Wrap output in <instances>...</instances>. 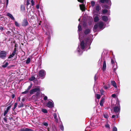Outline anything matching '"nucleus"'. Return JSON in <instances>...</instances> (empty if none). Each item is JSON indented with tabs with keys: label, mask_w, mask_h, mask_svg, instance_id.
<instances>
[{
	"label": "nucleus",
	"mask_w": 131,
	"mask_h": 131,
	"mask_svg": "<svg viewBox=\"0 0 131 131\" xmlns=\"http://www.w3.org/2000/svg\"><path fill=\"white\" fill-rule=\"evenodd\" d=\"M7 52L6 51L1 50L0 51V58L2 60L5 59L7 56Z\"/></svg>",
	"instance_id": "nucleus-1"
},
{
	"label": "nucleus",
	"mask_w": 131,
	"mask_h": 131,
	"mask_svg": "<svg viewBox=\"0 0 131 131\" xmlns=\"http://www.w3.org/2000/svg\"><path fill=\"white\" fill-rule=\"evenodd\" d=\"M46 74V72L45 70L41 69L39 71L38 76L39 77H41V79H43L45 77Z\"/></svg>",
	"instance_id": "nucleus-2"
},
{
	"label": "nucleus",
	"mask_w": 131,
	"mask_h": 131,
	"mask_svg": "<svg viewBox=\"0 0 131 131\" xmlns=\"http://www.w3.org/2000/svg\"><path fill=\"white\" fill-rule=\"evenodd\" d=\"M17 49L16 48H15L14 50L11 54H10L8 57V59H10L13 57L15 54L17 55Z\"/></svg>",
	"instance_id": "nucleus-3"
},
{
	"label": "nucleus",
	"mask_w": 131,
	"mask_h": 131,
	"mask_svg": "<svg viewBox=\"0 0 131 131\" xmlns=\"http://www.w3.org/2000/svg\"><path fill=\"white\" fill-rule=\"evenodd\" d=\"M114 111L116 113H118L120 112V107L119 103H118L117 106H115L114 107Z\"/></svg>",
	"instance_id": "nucleus-4"
},
{
	"label": "nucleus",
	"mask_w": 131,
	"mask_h": 131,
	"mask_svg": "<svg viewBox=\"0 0 131 131\" xmlns=\"http://www.w3.org/2000/svg\"><path fill=\"white\" fill-rule=\"evenodd\" d=\"M99 3H105L108 5H110V3L111 4V1L110 0H99Z\"/></svg>",
	"instance_id": "nucleus-5"
},
{
	"label": "nucleus",
	"mask_w": 131,
	"mask_h": 131,
	"mask_svg": "<svg viewBox=\"0 0 131 131\" xmlns=\"http://www.w3.org/2000/svg\"><path fill=\"white\" fill-rule=\"evenodd\" d=\"M38 91H40L39 88H35L33 89L30 90L29 93L31 94H32L34 92H37Z\"/></svg>",
	"instance_id": "nucleus-6"
},
{
	"label": "nucleus",
	"mask_w": 131,
	"mask_h": 131,
	"mask_svg": "<svg viewBox=\"0 0 131 131\" xmlns=\"http://www.w3.org/2000/svg\"><path fill=\"white\" fill-rule=\"evenodd\" d=\"M28 24V22L27 19H24L23 20L21 25L23 26L26 27L27 26Z\"/></svg>",
	"instance_id": "nucleus-7"
},
{
	"label": "nucleus",
	"mask_w": 131,
	"mask_h": 131,
	"mask_svg": "<svg viewBox=\"0 0 131 131\" xmlns=\"http://www.w3.org/2000/svg\"><path fill=\"white\" fill-rule=\"evenodd\" d=\"M46 106L49 108H52L54 106L53 104L51 101H49L47 104Z\"/></svg>",
	"instance_id": "nucleus-8"
},
{
	"label": "nucleus",
	"mask_w": 131,
	"mask_h": 131,
	"mask_svg": "<svg viewBox=\"0 0 131 131\" xmlns=\"http://www.w3.org/2000/svg\"><path fill=\"white\" fill-rule=\"evenodd\" d=\"M11 107V105H10L9 106H8L7 107V108L6 110H5L4 113V116H5L8 113L9 110V109Z\"/></svg>",
	"instance_id": "nucleus-9"
},
{
	"label": "nucleus",
	"mask_w": 131,
	"mask_h": 131,
	"mask_svg": "<svg viewBox=\"0 0 131 131\" xmlns=\"http://www.w3.org/2000/svg\"><path fill=\"white\" fill-rule=\"evenodd\" d=\"M105 100L104 98L102 97L100 103V104L101 106H103V104Z\"/></svg>",
	"instance_id": "nucleus-10"
},
{
	"label": "nucleus",
	"mask_w": 131,
	"mask_h": 131,
	"mask_svg": "<svg viewBox=\"0 0 131 131\" xmlns=\"http://www.w3.org/2000/svg\"><path fill=\"white\" fill-rule=\"evenodd\" d=\"M80 9L82 11L85 10V5L83 4L80 5Z\"/></svg>",
	"instance_id": "nucleus-11"
},
{
	"label": "nucleus",
	"mask_w": 131,
	"mask_h": 131,
	"mask_svg": "<svg viewBox=\"0 0 131 131\" xmlns=\"http://www.w3.org/2000/svg\"><path fill=\"white\" fill-rule=\"evenodd\" d=\"M80 46L82 50H83L85 48L84 42L83 40L80 43Z\"/></svg>",
	"instance_id": "nucleus-12"
},
{
	"label": "nucleus",
	"mask_w": 131,
	"mask_h": 131,
	"mask_svg": "<svg viewBox=\"0 0 131 131\" xmlns=\"http://www.w3.org/2000/svg\"><path fill=\"white\" fill-rule=\"evenodd\" d=\"M106 62L105 60L103 62V66L102 67V70L103 71H105L106 69Z\"/></svg>",
	"instance_id": "nucleus-13"
},
{
	"label": "nucleus",
	"mask_w": 131,
	"mask_h": 131,
	"mask_svg": "<svg viewBox=\"0 0 131 131\" xmlns=\"http://www.w3.org/2000/svg\"><path fill=\"white\" fill-rule=\"evenodd\" d=\"M102 20L105 21H107L108 20V19L106 15H103L102 17Z\"/></svg>",
	"instance_id": "nucleus-14"
},
{
	"label": "nucleus",
	"mask_w": 131,
	"mask_h": 131,
	"mask_svg": "<svg viewBox=\"0 0 131 131\" xmlns=\"http://www.w3.org/2000/svg\"><path fill=\"white\" fill-rule=\"evenodd\" d=\"M90 33L91 30L89 29H86L84 31V33L85 35H87Z\"/></svg>",
	"instance_id": "nucleus-15"
},
{
	"label": "nucleus",
	"mask_w": 131,
	"mask_h": 131,
	"mask_svg": "<svg viewBox=\"0 0 131 131\" xmlns=\"http://www.w3.org/2000/svg\"><path fill=\"white\" fill-rule=\"evenodd\" d=\"M98 23V26L100 28V29H102L103 26V23L101 21Z\"/></svg>",
	"instance_id": "nucleus-16"
},
{
	"label": "nucleus",
	"mask_w": 131,
	"mask_h": 131,
	"mask_svg": "<svg viewBox=\"0 0 131 131\" xmlns=\"http://www.w3.org/2000/svg\"><path fill=\"white\" fill-rule=\"evenodd\" d=\"M101 8V6L99 5H97L95 7V10L97 12L99 11Z\"/></svg>",
	"instance_id": "nucleus-17"
},
{
	"label": "nucleus",
	"mask_w": 131,
	"mask_h": 131,
	"mask_svg": "<svg viewBox=\"0 0 131 131\" xmlns=\"http://www.w3.org/2000/svg\"><path fill=\"white\" fill-rule=\"evenodd\" d=\"M7 15L8 16H9L10 18L12 19L13 20H15V19L13 16L10 14L9 13H8L7 14Z\"/></svg>",
	"instance_id": "nucleus-18"
},
{
	"label": "nucleus",
	"mask_w": 131,
	"mask_h": 131,
	"mask_svg": "<svg viewBox=\"0 0 131 131\" xmlns=\"http://www.w3.org/2000/svg\"><path fill=\"white\" fill-rule=\"evenodd\" d=\"M99 23H97L94 26L93 28V30L96 31L97 28L98 27Z\"/></svg>",
	"instance_id": "nucleus-19"
},
{
	"label": "nucleus",
	"mask_w": 131,
	"mask_h": 131,
	"mask_svg": "<svg viewBox=\"0 0 131 131\" xmlns=\"http://www.w3.org/2000/svg\"><path fill=\"white\" fill-rule=\"evenodd\" d=\"M94 21L95 22H97L98 21L99 19L98 17L97 16H95L94 18Z\"/></svg>",
	"instance_id": "nucleus-20"
},
{
	"label": "nucleus",
	"mask_w": 131,
	"mask_h": 131,
	"mask_svg": "<svg viewBox=\"0 0 131 131\" xmlns=\"http://www.w3.org/2000/svg\"><path fill=\"white\" fill-rule=\"evenodd\" d=\"M20 9L21 11L24 12L25 10V6L24 5H21L20 6Z\"/></svg>",
	"instance_id": "nucleus-21"
},
{
	"label": "nucleus",
	"mask_w": 131,
	"mask_h": 131,
	"mask_svg": "<svg viewBox=\"0 0 131 131\" xmlns=\"http://www.w3.org/2000/svg\"><path fill=\"white\" fill-rule=\"evenodd\" d=\"M53 115L54 117V118L55 119L56 122L57 123L58 122V120L57 118V114L56 113H54L53 114Z\"/></svg>",
	"instance_id": "nucleus-22"
},
{
	"label": "nucleus",
	"mask_w": 131,
	"mask_h": 131,
	"mask_svg": "<svg viewBox=\"0 0 131 131\" xmlns=\"http://www.w3.org/2000/svg\"><path fill=\"white\" fill-rule=\"evenodd\" d=\"M112 84L115 88L117 87L116 83L114 81H112L111 82Z\"/></svg>",
	"instance_id": "nucleus-23"
},
{
	"label": "nucleus",
	"mask_w": 131,
	"mask_h": 131,
	"mask_svg": "<svg viewBox=\"0 0 131 131\" xmlns=\"http://www.w3.org/2000/svg\"><path fill=\"white\" fill-rule=\"evenodd\" d=\"M28 17L31 19H34V16L33 15H32L30 14V13L28 15Z\"/></svg>",
	"instance_id": "nucleus-24"
},
{
	"label": "nucleus",
	"mask_w": 131,
	"mask_h": 131,
	"mask_svg": "<svg viewBox=\"0 0 131 131\" xmlns=\"http://www.w3.org/2000/svg\"><path fill=\"white\" fill-rule=\"evenodd\" d=\"M36 79V78L34 76H32L29 79V80L30 81H33Z\"/></svg>",
	"instance_id": "nucleus-25"
},
{
	"label": "nucleus",
	"mask_w": 131,
	"mask_h": 131,
	"mask_svg": "<svg viewBox=\"0 0 131 131\" xmlns=\"http://www.w3.org/2000/svg\"><path fill=\"white\" fill-rule=\"evenodd\" d=\"M8 65V62H6L4 65H3L2 67L3 68H5L7 67Z\"/></svg>",
	"instance_id": "nucleus-26"
},
{
	"label": "nucleus",
	"mask_w": 131,
	"mask_h": 131,
	"mask_svg": "<svg viewBox=\"0 0 131 131\" xmlns=\"http://www.w3.org/2000/svg\"><path fill=\"white\" fill-rule=\"evenodd\" d=\"M30 58H28L26 60V63L27 64H28L30 63Z\"/></svg>",
	"instance_id": "nucleus-27"
},
{
	"label": "nucleus",
	"mask_w": 131,
	"mask_h": 131,
	"mask_svg": "<svg viewBox=\"0 0 131 131\" xmlns=\"http://www.w3.org/2000/svg\"><path fill=\"white\" fill-rule=\"evenodd\" d=\"M8 119L10 121H11L13 122L14 121V117H9Z\"/></svg>",
	"instance_id": "nucleus-28"
},
{
	"label": "nucleus",
	"mask_w": 131,
	"mask_h": 131,
	"mask_svg": "<svg viewBox=\"0 0 131 131\" xmlns=\"http://www.w3.org/2000/svg\"><path fill=\"white\" fill-rule=\"evenodd\" d=\"M108 12V10L107 9H104L102 10V13L103 14H105L107 13Z\"/></svg>",
	"instance_id": "nucleus-29"
},
{
	"label": "nucleus",
	"mask_w": 131,
	"mask_h": 131,
	"mask_svg": "<svg viewBox=\"0 0 131 131\" xmlns=\"http://www.w3.org/2000/svg\"><path fill=\"white\" fill-rule=\"evenodd\" d=\"M82 29L81 26L80 25H79L78 26V31L80 32L82 31Z\"/></svg>",
	"instance_id": "nucleus-30"
},
{
	"label": "nucleus",
	"mask_w": 131,
	"mask_h": 131,
	"mask_svg": "<svg viewBox=\"0 0 131 131\" xmlns=\"http://www.w3.org/2000/svg\"><path fill=\"white\" fill-rule=\"evenodd\" d=\"M17 103H15L14 106V107H13V108H12V109L13 110V111L15 109V108H16V107L17 106Z\"/></svg>",
	"instance_id": "nucleus-31"
},
{
	"label": "nucleus",
	"mask_w": 131,
	"mask_h": 131,
	"mask_svg": "<svg viewBox=\"0 0 131 131\" xmlns=\"http://www.w3.org/2000/svg\"><path fill=\"white\" fill-rule=\"evenodd\" d=\"M42 112L45 113H48L47 110L45 109H43L42 110Z\"/></svg>",
	"instance_id": "nucleus-32"
},
{
	"label": "nucleus",
	"mask_w": 131,
	"mask_h": 131,
	"mask_svg": "<svg viewBox=\"0 0 131 131\" xmlns=\"http://www.w3.org/2000/svg\"><path fill=\"white\" fill-rule=\"evenodd\" d=\"M24 130V131H34L33 130L28 128H26Z\"/></svg>",
	"instance_id": "nucleus-33"
},
{
	"label": "nucleus",
	"mask_w": 131,
	"mask_h": 131,
	"mask_svg": "<svg viewBox=\"0 0 131 131\" xmlns=\"http://www.w3.org/2000/svg\"><path fill=\"white\" fill-rule=\"evenodd\" d=\"M60 129L62 131H63L64 130V127L62 124L60 125Z\"/></svg>",
	"instance_id": "nucleus-34"
},
{
	"label": "nucleus",
	"mask_w": 131,
	"mask_h": 131,
	"mask_svg": "<svg viewBox=\"0 0 131 131\" xmlns=\"http://www.w3.org/2000/svg\"><path fill=\"white\" fill-rule=\"evenodd\" d=\"M32 85V83H31L30 84V85L29 86L27 89V90H28V91L31 88Z\"/></svg>",
	"instance_id": "nucleus-35"
},
{
	"label": "nucleus",
	"mask_w": 131,
	"mask_h": 131,
	"mask_svg": "<svg viewBox=\"0 0 131 131\" xmlns=\"http://www.w3.org/2000/svg\"><path fill=\"white\" fill-rule=\"evenodd\" d=\"M95 4V2L94 1H91V4L92 6L93 7Z\"/></svg>",
	"instance_id": "nucleus-36"
},
{
	"label": "nucleus",
	"mask_w": 131,
	"mask_h": 131,
	"mask_svg": "<svg viewBox=\"0 0 131 131\" xmlns=\"http://www.w3.org/2000/svg\"><path fill=\"white\" fill-rule=\"evenodd\" d=\"M101 95L100 94H96V98L98 99H99L101 98Z\"/></svg>",
	"instance_id": "nucleus-37"
},
{
	"label": "nucleus",
	"mask_w": 131,
	"mask_h": 131,
	"mask_svg": "<svg viewBox=\"0 0 131 131\" xmlns=\"http://www.w3.org/2000/svg\"><path fill=\"white\" fill-rule=\"evenodd\" d=\"M23 104L22 103H21L18 106V107L19 108H20L22 107H23Z\"/></svg>",
	"instance_id": "nucleus-38"
},
{
	"label": "nucleus",
	"mask_w": 131,
	"mask_h": 131,
	"mask_svg": "<svg viewBox=\"0 0 131 131\" xmlns=\"http://www.w3.org/2000/svg\"><path fill=\"white\" fill-rule=\"evenodd\" d=\"M4 27L1 26H0V31H3V30H4Z\"/></svg>",
	"instance_id": "nucleus-39"
},
{
	"label": "nucleus",
	"mask_w": 131,
	"mask_h": 131,
	"mask_svg": "<svg viewBox=\"0 0 131 131\" xmlns=\"http://www.w3.org/2000/svg\"><path fill=\"white\" fill-rule=\"evenodd\" d=\"M113 131H117V128L116 127L114 126L113 127Z\"/></svg>",
	"instance_id": "nucleus-40"
},
{
	"label": "nucleus",
	"mask_w": 131,
	"mask_h": 131,
	"mask_svg": "<svg viewBox=\"0 0 131 131\" xmlns=\"http://www.w3.org/2000/svg\"><path fill=\"white\" fill-rule=\"evenodd\" d=\"M15 25L16 26L19 27V24L16 21H15Z\"/></svg>",
	"instance_id": "nucleus-41"
},
{
	"label": "nucleus",
	"mask_w": 131,
	"mask_h": 131,
	"mask_svg": "<svg viewBox=\"0 0 131 131\" xmlns=\"http://www.w3.org/2000/svg\"><path fill=\"white\" fill-rule=\"evenodd\" d=\"M98 79V78L97 77V75L96 74H95L94 77V80L95 81H96V80Z\"/></svg>",
	"instance_id": "nucleus-42"
},
{
	"label": "nucleus",
	"mask_w": 131,
	"mask_h": 131,
	"mask_svg": "<svg viewBox=\"0 0 131 131\" xmlns=\"http://www.w3.org/2000/svg\"><path fill=\"white\" fill-rule=\"evenodd\" d=\"M29 91L28 90H26L25 91L23 92L22 93V94H26L28 93Z\"/></svg>",
	"instance_id": "nucleus-43"
},
{
	"label": "nucleus",
	"mask_w": 131,
	"mask_h": 131,
	"mask_svg": "<svg viewBox=\"0 0 131 131\" xmlns=\"http://www.w3.org/2000/svg\"><path fill=\"white\" fill-rule=\"evenodd\" d=\"M105 126L106 128H108L109 129L110 128V125L108 124L106 125Z\"/></svg>",
	"instance_id": "nucleus-44"
},
{
	"label": "nucleus",
	"mask_w": 131,
	"mask_h": 131,
	"mask_svg": "<svg viewBox=\"0 0 131 131\" xmlns=\"http://www.w3.org/2000/svg\"><path fill=\"white\" fill-rule=\"evenodd\" d=\"M40 91H38L36 93V96H39V95H40Z\"/></svg>",
	"instance_id": "nucleus-45"
},
{
	"label": "nucleus",
	"mask_w": 131,
	"mask_h": 131,
	"mask_svg": "<svg viewBox=\"0 0 131 131\" xmlns=\"http://www.w3.org/2000/svg\"><path fill=\"white\" fill-rule=\"evenodd\" d=\"M43 124L44 125L46 126V127H47L48 125V124L47 122L44 123Z\"/></svg>",
	"instance_id": "nucleus-46"
},
{
	"label": "nucleus",
	"mask_w": 131,
	"mask_h": 131,
	"mask_svg": "<svg viewBox=\"0 0 131 131\" xmlns=\"http://www.w3.org/2000/svg\"><path fill=\"white\" fill-rule=\"evenodd\" d=\"M116 95L115 94H113L111 96L112 97L114 98H115L116 97Z\"/></svg>",
	"instance_id": "nucleus-47"
},
{
	"label": "nucleus",
	"mask_w": 131,
	"mask_h": 131,
	"mask_svg": "<svg viewBox=\"0 0 131 131\" xmlns=\"http://www.w3.org/2000/svg\"><path fill=\"white\" fill-rule=\"evenodd\" d=\"M14 66L13 65H10L9 66H8L7 67V68L8 69H10L12 67H13Z\"/></svg>",
	"instance_id": "nucleus-48"
},
{
	"label": "nucleus",
	"mask_w": 131,
	"mask_h": 131,
	"mask_svg": "<svg viewBox=\"0 0 131 131\" xmlns=\"http://www.w3.org/2000/svg\"><path fill=\"white\" fill-rule=\"evenodd\" d=\"M31 2L32 4V6H34V2L33 0H31Z\"/></svg>",
	"instance_id": "nucleus-49"
},
{
	"label": "nucleus",
	"mask_w": 131,
	"mask_h": 131,
	"mask_svg": "<svg viewBox=\"0 0 131 131\" xmlns=\"http://www.w3.org/2000/svg\"><path fill=\"white\" fill-rule=\"evenodd\" d=\"M4 121L5 122H6L7 123V118H6V117L5 116V117H4Z\"/></svg>",
	"instance_id": "nucleus-50"
},
{
	"label": "nucleus",
	"mask_w": 131,
	"mask_h": 131,
	"mask_svg": "<svg viewBox=\"0 0 131 131\" xmlns=\"http://www.w3.org/2000/svg\"><path fill=\"white\" fill-rule=\"evenodd\" d=\"M111 63L112 64H113L115 63L114 61L112 59H111Z\"/></svg>",
	"instance_id": "nucleus-51"
},
{
	"label": "nucleus",
	"mask_w": 131,
	"mask_h": 131,
	"mask_svg": "<svg viewBox=\"0 0 131 131\" xmlns=\"http://www.w3.org/2000/svg\"><path fill=\"white\" fill-rule=\"evenodd\" d=\"M78 1L80 3H83L84 2V0H78Z\"/></svg>",
	"instance_id": "nucleus-52"
},
{
	"label": "nucleus",
	"mask_w": 131,
	"mask_h": 131,
	"mask_svg": "<svg viewBox=\"0 0 131 131\" xmlns=\"http://www.w3.org/2000/svg\"><path fill=\"white\" fill-rule=\"evenodd\" d=\"M101 94V95H103V94L104 91L103 90H100V91Z\"/></svg>",
	"instance_id": "nucleus-53"
},
{
	"label": "nucleus",
	"mask_w": 131,
	"mask_h": 131,
	"mask_svg": "<svg viewBox=\"0 0 131 131\" xmlns=\"http://www.w3.org/2000/svg\"><path fill=\"white\" fill-rule=\"evenodd\" d=\"M89 40V39L88 38H86L85 39V41L87 43Z\"/></svg>",
	"instance_id": "nucleus-54"
},
{
	"label": "nucleus",
	"mask_w": 131,
	"mask_h": 131,
	"mask_svg": "<svg viewBox=\"0 0 131 131\" xmlns=\"http://www.w3.org/2000/svg\"><path fill=\"white\" fill-rule=\"evenodd\" d=\"M11 33V32L9 31H8L6 32V34L8 35L9 34Z\"/></svg>",
	"instance_id": "nucleus-55"
},
{
	"label": "nucleus",
	"mask_w": 131,
	"mask_h": 131,
	"mask_svg": "<svg viewBox=\"0 0 131 131\" xmlns=\"http://www.w3.org/2000/svg\"><path fill=\"white\" fill-rule=\"evenodd\" d=\"M47 99V97L46 96H44L43 100H46Z\"/></svg>",
	"instance_id": "nucleus-56"
},
{
	"label": "nucleus",
	"mask_w": 131,
	"mask_h": 131,
	"mask_svg": "<svg viewBox=\"0 0 131 131\" xmlns=\"http://www.w3.org/2000/svg\"><path fill=\"white\" fill-rule=\"evenodd\" d=\"M30 3L29 2V0H27V3H26V5L27 6Z\"/></svg>",
	"instance_id": "nucleus-57"
},
{
	"label": "nucleus",
	"mask_w": 131,
	"mask_h": 131,
	"mask_svg": "<svg viewBox=\"0 0 131 131\" xmlns=\"http://www.w3.org/2000/svg\"><path fill=\"white\" fill-rule=\"evenodd\" d=\"M6 7H7L8 4V0H6Z\"/></svg>",
	"instance_id": "nucleus-58"
},
{
	"label": "nucleus",
	"mask_w": 131,
	"mask_h": 131,
	"mask_svg": "<svg viewBox=\"0 0 131 131\" xmlns=\"http://www.w3.org/2000/svg\"><path fill=\"white\" fill-rule=\"evenodd\" d=\"M36 8L37 9H39V5L38 4V5H37L36 6Z\"/></svg>",
	"instance_id": "nucleus-59"
},
{
	"label": "nucleus",
	"mask_w": 131,
	"mask_h": 131,
	"mask_svg": "<svg viewBox=\"0 0 131 131\" xmlns=\"http://www.w3.org/2000/svg\"><path fill=\"white\" fill-rule=\"evenodd\" d=\"M104 117L106 118H107L108 117V116L107 115H104Z\"/></svg>",
	"instance_id": "nucleus-60"
},
{
	"label": "nucleus",
	"mask_w": 131,
	"mask_h": 131,
	"mask_svg": "<svg viewBox=\"0 0 131 131\" xmlns=\"http://www.w3.org/2000/svg\"><path fill=\"white\" fill-rule=\"evenodd\" d=\"M114 66H113V72H115V70H116V68H114Z\"/></svg>",
	"instance_id": "nucleus-61"
},
{
	"label": "nucleus",
	"mask_w": 131,
	"mask_h": 131,
	"mask_svg": "<svg viewBox=\"0 0 131 131\" xmlns=\"http://www.w3.org/2000/svg\"><path fill=\"white\" fill-rule=\"evenodd\" d=\"M15 96V95L14 94H13L12 95V99H14Z\"/></svg>",
	"instance_id": "nucleus-62"
},
{
	"label": "nucleus",
	"mask_w": 131,
	"mask_h": 131,
	"mask_svg": "<svg viewBox=\"0 0 131 131\" xmlns=\"http://www.w3.org/2000/svg\"><path fill=\"white\" fill-rule=\"evenodd\" d=\"M104 88L105 89H108L107 87L106 86H105L104 87Z\"/></svg>",
	"instance_id": "nucleus-63"
},
{
	"label": "nucleus",
	"mask_w": 131,
	"mask_h": 131,
	"mask_svg": "<svg viewBox=\"0 0 131 131\" xmlns=\"http://www.w3.org/2000/svg\"><path fill=\"white\" fill-rule=\"evenodd\" d=\"M115 115H112V117L113 118H115Z\"/></svg>",
	"instance_id": "nucleus-64"
}]
</instances>
